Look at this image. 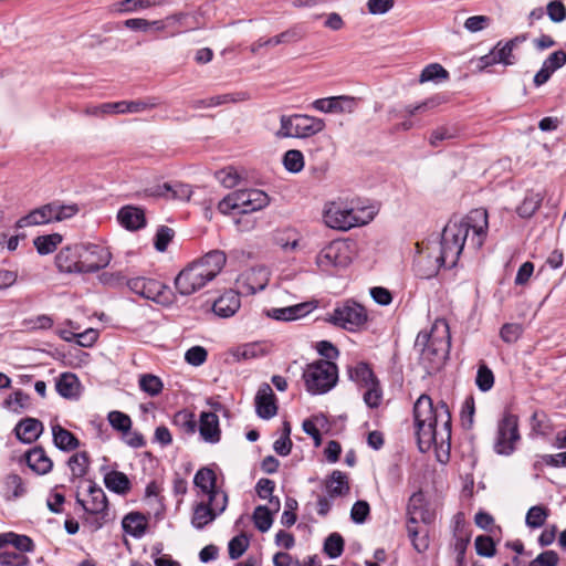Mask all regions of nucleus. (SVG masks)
<instances>
[{"label": "nucleus", "instance_id": "nucleus-51", "mask_svg": "<svg viewBox=\"0 0 566 566\" xmlns=\"http://www.w3.org/2000/svg\"><path fill=\"white\" fill-rule=\"evenodd\" d=\"M109 424L117 431L126 433L132 428L130 417L122 411H111L107 416Z\"/></svg>", "mask_w": 566, "mask_h": 566}, {"label": "nucleus", "instance_id": "nucleus-23", "mask_svg": "<svg viewBox=\"0 0 566 566\" xmlns=\"http://www.w3.org/2000/svg\"><path fill=\"white\" fill-rule=\"evenodd\" d=\"M471 541V532L465 527L464 524L459 522L455 525L453 534L452 548L455 553L457 566H465V553Z\"/></svg>", "mask_w": 566, "mask_h": 566}, {"label": "nucleus", "instance_id": "nucleus-41", "mask_svg": "<svg viewBox=\"0 0 566 566\" xmlns=\"http://www.w3.org/2000/svg\"><path fill=\"white\" fill-rule=\"evenodd\" d=\"M138 385L142 391L150 397L158 396L164 388L161 379L153 374H143L139 376Z\"/></svg>", "mask_w": 566, "mask_h": 566}, {"label": "nucleus", "instance_id": "nucleus-22", "mask_svg": "<svg viewBox=\"0 0 566 566\" xmlns=\"http://www.w3.org/2000/svg\"><path fill=\"white\" fill-rule=\"evenodd\" d=\"M355 103L354 97L349 96H333L315 99L312 103V107L323 113H340L345 111L343 104H347V108L350 112Z\"/></svg>", "mask_w": 566, "mask_h": 566}, {"label": "nucleus", "instance_id": "nucleus-63", "mask_svg": "<svg viewBox=\"0 0 566 566\" xmlns=\"http://www.w3.org/2000/svg\"><path fill=\"white\" fill-rule=\"evenodd\" d=\"M208 357V352L202 346H192L185 354V360L195 367L201 366Z\"/></svg>", "mask_w": 566, "mask_h": 566}, {"label": "nucleus", "instance_id": "nucleus-46", "mask_svg": "<svg viewBox=\"0 0 566 566\" xmlns=\"http://www.w3.org/2000/svg\"><path fill=\"white\" fill-rule=\"evenodd\" d=\"M50 207H52V220L53 222L63 221L74 217L78 211V206L76 203L72 205H63L59 201L49 202Z\"/></svg>", "mask_w": 566, "mask_h": 566}, {"label": "nucleus", "instance_id": "nucleus-40", "mask_svg": "<svg viewBox=\"0 0 566 566\" xmlns=\"http://www.w3.org/2000/svg\"><path fill=\"white\" fill-rule=\"evenodd\" d=\"M172 423L186 434H193L197 430V421L195 419V415L188 410H180L176 412L172 419Z\"/></svg>", "mask_w": 566, "mask_h": 566}, {"label": "nucleus", "instance_id": "nucleus-17", "mask_svg": "<svg viewBox=\"0 0 566 566\" xmlns=\"http://www.w3.org/2000/svg\"><path fill=\"white\" fill-rule=\"evenodd\" d=\"M255 411L262 419H271L277 413L275 395L266 382H263L256 391Z\"/></svg>", "mask_w": 566, "mask_h": 566}, {"label": "nucleus", "instance_id": "nucleus-36", "mask_svg": "<svg viewBox=\"0 0 566 566\" xmlns=\"http://www.w3.org/2000/svg\"><path fill=\"white\" fill-rule=\"evenodd\" d=\"M91 464L90 455L86 451H80L70 457L67 465L73 478H83L87 474Z\"/></svg>", "mask_w": 566, "mask_h": 566}, {"label": "nucleus", "instance_id": "nucleus-43", "mask_svg": "<svg viewBox=\"0 0 566 566\" xmlns=\"http://www.w3.org/2000/svg\"><path fill=\"white\" fill-rule=\"evenodd\" d=\"M252 520L254 526L262 533L269 531L273 524V513L265 505H259L254 509Z\"/></svg>", "mask_w": 566, "mask_h": 566}, {"label": "nucleus", "instance_id": "nucleus-60", "mask_svg": "<svg viewBox=\"0 0 566 566\" xmlns=\"http://www.w3.org/2000/svg\"><path fill=\"white\" fill-rule=\"evenodd\" d=\"M161 0H122L118 2L119 12H134L140 9H147L160 3Z\"/></svg>", "mask_w": 566, "mask_h": 566}, {"label": "nucleus", "instance_id": "nucleus-21", "mask_svg": "<svg viewBox=\"0 0 566 566\" xmlns=\"http://www.w3.org/2000/svg\"><path fill=\"white\" fill-rule=\"evenodd\" d=\"M42 431L43 424L35 418H24L20 420L14 428L17 439L25 444L38 440Z\"/></svg>", "mask_w": 566, "mask_h": 566}, {"label": "nucleus", "instance_id": "nucleus-50", "mask_svg": "<svg viewBox=\"0 0 566 566\" xmlns=\"http://www.w3.org/2000/svg\"><path fill=\"white\" fill-rule=\"evenodd\" d=\"M249 538L240 534L230 539L228 544L229 557L233 560L240 558L249 548Z\"/></svg>", "mask_w": 566, "mask_h": 566}, {"label": "nucleus", "instance_id": "nucleus-1", "mask_svg": "<svg viewBox=\"0 0 566 566\" xmlns=\"http://www.w3.org/2000/svg\"><path fill=\"white\" fill-rule=\"evenodd\" d=\"M488 211L483 208L473 209L460 221H450L441 233L440 254L434 256V263L428 270L423 269L424 258L417 262V275L421 279H430L437 275L441 266L451 269L457 265L463 251L470 230L473 231L471 244L480 249L488 232Z\"/></svg>", "mask_w": 566, "mask_h": 566}, {"label": "nucleus", "instance_id": "nucleus-61", "mask_svg": "<svg viewBox=\"0 0 566 566\" xmlns=\"http://www.w3.org/2000/svg\"><path fill=\"white\" fill-rule=\"evenodd\" d=\"M542 464L559 468H566V451L557 454H542L538 455V460L534 463V468L538 469Z\"/></svg>", "mask_w": 566, "mask_h": 566}, {"label": "nucleus", "instance_id": "nucleus-44", "mask_svg": "<svg viewBox=\"0 0 566 566\" xmlns=\"http://www.w3.org/2000/svg\"><path fill=\"white\" fill-rule=\"evenodd\" d=\"M344 547L345 542L343 536L335 532L325 538L323 552L331 558H337L343 554Z\"/></svg>", "mask_w": 566, "mask_h": 566}, {"label": "nucleus", "instance_id": "nucleus-38", "mask_svg": "<svg viewBox=\"0 0 566 566\" xmlns=\"http://www.w3.org/2000/svg\"><path fill=\"white\" fill-rule=\"evenodd\" d=\"M62 240L63 238L60 233H51L36 237L33 240V244L39 254L46 255L54 252Z\"/></svg>", "mask_w": 566, "mask_h": 566}, {"label": "nucleus", "instance_id": "nucleus-35", "mask_svg": "<svg viewBox=\"0 0 566 566\" xmlns=\"http://www.w3.org/2000/svg\"><path fill=\"white\" fill-rule=\"evenodd\" d=\"M193 484L207 495L219 489L217 486V475L214 471L208 467L197 471L193 478Z\"/></svg>", "mask_w": 566, "mask_h": 566}, {"label": "nucleus", "instance_id": "nucleus-13", "mask_svg": "<svg viewBox=\"0 0 566 566\" xmlns=\"http://www.w3.org/2000/svg\"><path fill=\"white\" fill-rule=\"evenodd\" d=\"M521 439L518 432V418L512 413H505L499 422L497 437L494 450L499 454L510 455L515 450V443Z\"/></svg>", "mask_w": 566, "mask_h": 566}, {"label": "nucleus", "instance_id": "nucleus-15", "mask_svg": "<svg viewBox=\"0 0 566 566\" xmlns=\"http://www.w3.org/2000/svg\"><path fill=\"white\" fill-rule=\"evenodd\" d=\"M269 283L264 269H249L240 274L237 280V289L240 295H253L265 289Z\"/></svg>", "mask_w": 566, "mask_h": 566}, {"label": "nucleus", "instance_id": "nucleus-47", "mask_svg": "<svg viewBox=\"0 0 566 566\" xmlns=\"http://www.w3.org/2000/svg\"><path fill=\"white\" fill-rule=\"evenodd\" d=\"M29 562L22 552L9 551L6 547L0 551V565L2 566H27Z\"/></svg>", "mask_w": 566, "mask_h": 566}, {"label": "nucleus", "instance_id": "nucleus-19", "mask_svg": "<svg viewBox=\"0 0 566 566\" xmlns=\"http://www.w3.org/2000/svg\"><path fill=\"white\" fill-rule=\"evenodd\" d=\"M119 224L129 231H137L146 226L145 212L135 206H124L117 212Z\"/></svg>", "mask_w": 566, "mask_h": 566}, {"label": "nucleus", "instance_id": "nucleus-33", "mask_svg": "<svg viewBox=\"0 0 566 566\" xmlns=\"http://www.w3.org/2000/svg\"><path fill=\"white\" fill-rule=\"evenodd\" d=\"M348 377L359 386H368L370 382L377 380L373 369L367 363L360 361L355 366L348 367Z\"/></svg>", "mask_w": 566, "mask_h": 566}, {"label": "nucleus", "instance_id": "nucleus-30", "mask_svg": "<svg viewBox=\"0 0 566 566\" xmlns=\"http://www.w3.org/2000/svg\"><path fill=\"white\" fill-rule=\"evenodd\" d=\"M11 545L19 552L27 553L34 549L33 541L27 535H19L13 532L0 534V551Z\"/></svg>", "mask_w": 566, "mask_h": 566}, {"label": "nucleus", "instance_id": "nucleus-53", "mask_svg": "<svg viewBox=\"0 0 566 566\" xmlns=\"http://www.w3.org/2000/svg\"><path fill=\"white\" fill-rule=\"evenodd\" d=\"M228 501L229 497L227 492L218 489L217 491H212L210 494H208V502L206 503L209 504L216 515L219 516L226 511Z\"/></svg>", "mask_w": 566, "mask_h": 566}, {"label": "nucleus", "instance_id": "nucleus-20", "mask_svg": "<svg viewBox=\"0 0 566 566\" xmlns=\"http://www.w3.org/2000/svg\"><path fill=\"white\" fill-rule=\"evenodd\" d=\"M199 433L203 441L218 443L221 439L219 418L214 412L202 411L199 419Z\"/></svg>", "mask_w": 566, "mask_h": 566}, {"label": "nucleus", "instance_id": "nucleus-4", "mask_svg": "<svg viewBox=\"0 0 566 566\" xmlns=\"http://www.w3.org/2000/svg\"><path fill=\"white\" fill-rule=\"evenodd\" d=\"M415 349L419 352L420 364L428 373L439 369L450 349L448 325H442L441 334L437 324L430 331H420L415 342Z\"/></svg>", "mask_w": 566, "mask_h": 566}, {"label": "nucleus", "instance_id": "nucleus-32", "mask_svg": "<svg viewBox=\"0 0 566 566\" xmlns=\"http://www.w3.org/2000/svg\"><path fill=\"white\" fill-rule=\"evenodd\" d=\"M301 233L292 227L276 230L275 242L284 251H295L300 247Z\"/></svg>", "mask_w": 566, "mask_h": 566}, {"label": "nucleus", "instance_id": "nucleus-9", "mask_svg": "<svg viewBox=\"0 0 566 566\" xmlns=\"http://www.w3.org/2000/svg\"><path fill=\"white\" fill-rule=\"evenodd\" d=\"M159 105L157 97H147L138 101H120L112 103H103L96 106H88L84 113L88 116H98L105 114H126L140 113L146 109L155 108Z\"/></svg>", "mask_w": 566, "mask_h": 566}, {"label": "nucleus", "instance_id": "nucleus-26", "mask_svg": "<svg viewBox=\"0 0 566 566\" xmlns=\"http://www.w3.org/2000/svg\"><path fill=\"white\" fill-rule=\"evenodd\" d=\"M50 222H53L52 207H50V203H46L36 209H33L27 216L20 218L15 222V228L21 229L31 226L46 224Z\"/></svg>", "mask_w": 566, "mask_h": 566}, {"label": "nucleus", "instance_id": "nucleus-5", "mask_svg": "<svg viewBox=\"0 0 566 566\" xmlns=\"http://www.w3.org/2000/svg\"><path fill=\"white\" fill-rule=\"evenodd\" d=\"M269 202V196L260 189H240L226 196L218 203V210L222 214H229L232 211L250 214L265 208Z\"/></svg>", "mask_w": 566, "mask_h": 566}, {"label": "nucleus", "instance_id": "nucleus-62", "mask_svg": "<svg viewBox=\"0 0 566 566\" xmlns=\"http://www.w3.org/2000/svg\"><path fill=\"white\" fill-rule=\"evenodd\" d=\"M174 238V230L167 226H160L155 235V248L159 252L167 250L168 244Z\"/></svg>", "mask_w": 566, "mask_h": 566}, {"label": "nucleus", "instance_id": "nucleus-59", "mask_svg": "<svg viewBox=\"0 0 566 566\" xmlns=\"http://www.w3.org/2000/svg\"><path fill=\"white\" fill-rule=\"evenodd\" d=\"M513 48L507 43L502 44V42H497V44L493 48V53L496 62L502 63L504 65H513L515 63V56L513 55Z\"/></svg>", "mask_w": 566, "mask_h": 566}, {"label": "nucleus", "instance_id": "nucleus-14", "mask_svg": "<svg viewBox=\"0 0 566 566\" xmlns=\"http://www.w3.org/2000/svg\"><path fill=\"white\" fill-rule=\"evenodd\" d=\"M112 260V253L103 245L88 244L84 245L82 252V261L80 265L81 273H94L106 268Z\"/></svg>", "mask_w": 566, "mask_h": 566}, {"label": "nucleus", "instance_id": "nucleus-52", "mask_svg": "<svg viewBox=\"0 0 566 566\" xmlns=\"http://www.w3.org/2000/svg\"><path fill=\"white\" fill-rule=\"evenodd\" d=\"M548 516V511L544 506H532L526 514V524L532 528H538L544 525Z\"/></svg>", "mask_w": 566, "mask_h": 566}, {"label": "nucleus", "instance_id": "nucleus-27", "mask_svg": "<svg viewBox=\"0 0 566 566\" xmlns=\"http://www.w3.org/2000/svg\"><path fill=\"white\" fill-rule=\"evenodd\" d=\"M325 489L332 499L346 496L350 491L348 476L339 470H334L325 481Z\"/></svg>", "mask_w": 566, "mask_h": 566}, {"label": "nucleus", "instance_id": "nucleus-54", "mask_svg": "<svg viewBox=\"0 0 566 566\" xmlns=\"http://www.w3.org/2000/svg\"><path fill=\"white\" fill-rule=\"evenodd\" d=\"M366 391L364 394V401L369 408H377L380 405L382 391L380 388L379 380L370 382L368 386H364Z\"/></svg>", "mask_w": 566, "mask_h": 566}, {"label": "nucleus", "instance_id": "nucleus-48", "mask_svg": "<svg viewBox=\"0 0 566 566\" xmlns=\"http://www.w3.org/2000/svg\"><path fill=\"white\" fill-rule=\"evenodd\" d=\"M283 165L290 172H300L304 167V156L301 150L290 149L283 156Z\"/></svg>", "mask_w": 566, "mask_h": 566}, {"label": "nucleus", "instance_id": "nucleus-16", "mask_svg": "<svg viewBox=\"0 0 566 566\" xmlns=\"http://www.w3.org/2000/svg\"><path fill=\"white\" fill-rule=\"evenodd\" d=\"M83 251L84 245L81 244L61 249L60 252L55 255V265L61 272L81 273L80 265Z\"/></svg>", "mask_w": 566, "mask_h": 566}, {"label": "nucleus", "instance_id": "nucleus-2", "mask_svg": "<svg viewBox=\"0 0 566 566\" xmlns=\"http://www.w3.org/2000/svg\"><path fill=\"white\" fill-rule=\"evenodd\" d=\"M413 419L418 447L421 452L432 446L449 444L451 439V413L444 401L433 406L432 399L423 394L413 405Z\"/></svg>", "mask_w": 566, "mask_h": 566}, {"label": "nucleus", "instance_id": "nucleus-64", "mask_svg": "<svg viewBox=\"0 0 566 566\" xmlns=\"http://www.w3.org/2000/svg\"><path fill=\"white\" fill-rule=\"evenodd\" d=\"M559 560L555 551H545L530 563V566H557Z\"/></svg>", "mask_w": 566, "mask_h": 566}, {"label": "nucleus", "instance_id": "nucleus-29", "mask_svg": "<svg viewBox=\"0 0 566 566\" xmlns=\"http://www.w3.org/2000/svg\"><path fill=\"white\" fill-rule=\"evenodd\" d=\"M122 526L127 534L139 538L146 533L147 518L139 512H130L124 516Z\"/></svg>", "mask_w": 566, "mask_h": 566}, {"label": "nucleus", "instance_id": "nucleus-8", "mask_svg": "<svg viewBox=\"0 0 566 566\" xmlns=\"http://www.w3.org/2000/svg\"><path fill=\"white\" fill-rule=\"evenodd\" d=\"M367 318L368 315L364 306L354 301H346L335 307L326 321L346 331L356 332L365 325Z\"/></svg>", "mask_w": 566, "mask_h": 566}, {"label": "nucleus", "instance_id": "nucleus-3", "mask_svg": "<svg viewBox=\"0 0 566 566\" xmlns=\"http://www.w3.org/2000/svg\"><path fill=\"white\" fill-rule=\"evenodd\" d=\"M227 255L221 250H212L189 263L175 279V287L180 295L188 296L203 289L222 271Z\"/></svg>", "mask_w": 566, "mask_h": 566}, {"label": "nucleus", "instance_id": "nucleus-28", "mask_svg": "<svg viewBox=\"0 0 566 566\" xmlns=\"http://www.w3.org/2000/svg\"><path fill=\"white\" fill-rule=\"evenodd\" d=\"M54 446L61 451H73L80 447V440L71 431L60 424L52 427Z\"/></svg>", "mask_w": 566, "mask_h": 566}, {"label": "nucleus", "instance_id": "nucleus-11", "mask_svg": "<svg viewBox=\"0 0 566 566\" xmlns=\"http://www.w3.org/2000/svg\"><path fill=\"white\" fill-rule=\"evenodd\" d=\"M364 212V210L357 211L355 209H343L333 206L324 212V221L326 226L332 229L347 231L354 227L364 226L373 220L371 213L361 217L360 214Z\"/></svg>", "mask_w": 566, "mask_h": 566}, {"label": "nucleus", "instance_id": "nucleus-10", "mask_svg": "<svg viewBox=\"0 0 566 566\" xmlns=\"http://www.w3.org/2000/svg\"><path fill=\"white\" fill-rule=\"evenodd\" d=\"M127 286L135 294L158 304L169 305L172 302L170 289L157 280L133 277L127 281Z\"/></svg>", "mask_w": 566, "mask_h": 566}, {"label": "nucleus", "instance_id": "nucleus-7", "mask_svg": "<svg viewBox=\"0 0 566 566\" xmlns=\"http://www.w3.org/2000/svg\"><path fill=\"white\" fill-rule=\"evenodd\" d=\"M352 263L349 244L334 240L325 245L316 255L317 266L328 273L347 268Z\"/></svg>", "mask_w": 566, "mask_h": 566}, {"label": "nucleus", "instance_id": "nucleus-58", "mask_svg": "<svg viewBox=\"0 0 566 566\" xmlns=\"http://www.w3.org/2000/svg\"><path fill=\"white\" fill-rule=\"evenodd\" d=\"M523 327L517 323H505L500 329V337L504 343L513 344L522 336Z\"/></svg>", "mask_w": 566, "mask_h": 566}, {"label": "nucleus", "instance_id": "nucleus-56", "mask_svg": "<svg viewBox=\"0 0 566 566\" xmlns=\"http://www.w3.org/2000/svg\"><path fill=\"white\" fill-rule=\"evenodd\" d=\"M542 198L538 195L526 197L517 207L516 212L522 218H531L541 207Z\"/></svg>", "mask_w": 566, "mask_h": 566}, {"label": "nucleus", "instance_id": "nucleus-18", "mask_svg": "<svg viewBox=\"0 0 566 566\" xmlns=\"http://www.w3.org/2000/svg\"><path fill=\"white\" fill-rule=\"evenodd\" d=\"M295 138L312 137L325 128V122L322 118L306 114H294Z\"/></svg>", "mask_w": 566, "mask_h": 566}, {"label": "nucleus", "instance_id": "nucleus-31", "mask_svg": "<svg viewBox=\"0 0 566 566\" xmlns=\"http://www.w3.org/2000/svg\"><path fill=\"white\" fill-rule=\"evenodd\" d=\"M104 483L109 491L117 494H127L132 489L128 476L124 472L116 470L105 474Z\"/></svg>", "mask_w": 566, "mask_h": 566}, {"label": "nucleus", "instance_id": "nucleus-57", "mask_svg": "<svg viewBox=\"0 0 566 566\" xmlns=\"http://www.w3.org/2000/svg\"><path fill=\"white\" fill-rule=\"evenodd\" d=\"M476 554L482 557H493L496 553L495 543L491 536L479 535L474 541Z\"/></svg>", "mask_w": 566, "mask_h": 566}, {"label": "nucleus", "instance_id": "nucleus-45", "mask_svg": "<svg viewBox=\"0 0 566 566\" xmlns=\"http://www.w3.org/2000/svg\"><path fill=\"white\" fill-rule=\"evenodd\" d=\"M494 380L495 378L493 371L484 361H481L479 364L475 377V385L479 388V390L482 392L491 390L494 386Z\"/></svg>", "mask_w": 566, "mask_h": 566}, {"label": "nucleus", "instance_id": "nucleus-12", "mask_svg": "<svg viewBox=\"0 0 566 566\" xmlns=\"http://www.w3.org/2000/svg\"><path fill=\"white\" fill-rule=\"evenodd\" d=\"M90 501L85 502L80 496H76V503L91 517L87 521L94 526L95 530L101 528L105 522L107 515L108 501L104 491L95 483H91L88 486Z\"/></svg>", "mask_w": 566, "mask_h": 566}, {"label": "nucleus", "instance_id": "nucleus-39", "mask_svg": "<svg viewBox=\"0 0 566 566\" xmlns=\"http://www.w3.org/2000/svg\"><path fill=\"white\" fill-rule=\"evenodd\" d=\"M78 379L72 373H64L55 384L56 391L64 398H72L76 395Z\"/></svg>", "mask_w": 566, "mask_h": 566}, {"label": "nucleus", "instance_id": "nucleus-25", "mask_svg": "<svg viewBox=\"0 0 566 566\" xmlns=\"http://www.w3.org/2000/svg\"><path fill=\"white\" fill-rule=\"evenodd\" d=\"M240 308L239 292L229 291L214 301L213 312L220 317H230Z\"/></svg>", "mask_w": 566, "mask_h": 566}, {"label": "nucleus", "instance_id": "nucleus-55", "mask_svg": "<svg viewBox=\"0 0 566 566\" xmlns=\"http://www.w3.org/2000/svg\"><path fill=\"white\" fill-rule=\"evenodd\" d=\"M217 180L228 189L234 188L239 185L240 175L233 167H227L216 171Z\"/></svg>", "mask_w": 566, "mask_h": 566}, {"label": "nucleus", "instance_id": "nucleus-42", "mask_svg": "<svg viewBox=\"0 0 566 566\" xmlns=\"http://www.w3.org/2000/svg\"><path fill=\"white\" fill-rule=\"evenodd\" d=\"M449 78V72L439 63H431L427 65L420 76L419 82H440Z\"/></svg>", "mask_w": 566, "mask_h": 566}, {"label": "nucleus", "instance_id": "nucleus-37", "mask_svg": "<svg viewBox=\"0 0 566 566\" xmlns=\"http://www.w3.org/2000/svg\"><path fill=\"white\" fill-rule=\"evenodd\" d=\"M4 493L8 500H15L23 496L27 493V488L19 474L10 473L6 476Z\"/></svg>", "mask_w": 566, "mask_h": 566}, {"label": "nucleus", "instance_id": "nucleus-6", "mask_svg": "<svg viewBox=\"0 0 566 566\" xmlns=\"http://www.w3.org/2000/svg\"><path fill=\"white\" fill-rule=\"evenodd\" d=\"M302 378L311 395H323L335 387L338 379V368L335 363L316 360L307 364Z\"/></svg>", "mask_w": 566, "mask_h": 566}, {"label": "nucleus", "instance_id": "nucleus-24", "mask_svg": "<svg viewBox=\"0 0 566 566\" xmlns=\"http://www.w3.org/2000/svg\"><path fill=\"white\" fill-rule=\"evenodd\" d=\"M28 467L38 474H46L52 470L53 462L46 455L45 450L36 446L25 453Z\"/></svg>", "mask_w": 566, "mask_h": 566}, {"label": "nucleus", "instance_id": "nucleus-49", "mask_svg": "<svg viewBox=\"0 0 566 566\" xmlns=\"http://www.w3.org/2000/svg\"><path fill=\"white\" fill-rule=\"evenodd\" d=\"M407 530L415 549L419 553L426 551L429 546L428 531H422L418 526L409 524H407Z\"/></svg>", "mask_w": 566, "mask_h": 566}, {"label": "nucleus", "instance_id": "nucleus-34", "mask_svg": "<svg viewBox=\"0 0 566 566\" xmlns=\"http://www.w3.org/2000/svg\"><path fill=\"white\" fill-rule=\"evenodd\" d=\"M217 515L209 504L206 502L197 503L193 507L191 525L197 530H202L205 526L216 520Z\"/></svg>", "mask_w": 566, "mask_h": 566}]
</instances>
